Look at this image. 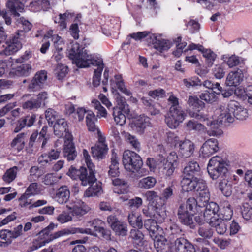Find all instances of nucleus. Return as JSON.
I'll return each instance as SVG.
<instances>
[{
    "label": "nucleus",
    "instance_id": "nucleus-5",
    "mask_svg": "<svg viewBox=\"0 0 252 252\" xmlns=\"http://www.w3.org/2000/svg\"><path fill=\"white\" fill-rule=\"evenodd\" d=\"M227 163L221 157H212L209 161L207 170L210 177L213 180L228 177L229 173Z\"/></svg>",
    "mask_w": 252,
    "mask_h": 252
},
{
    "label": "nucleus",
    "instance_id": "nucleus-4",
    "mask_svg": "<svg viewBox=\"0 0 252 252\" xmlns=\"http://www.w3.org/2000/svg\"><path fill=\"white\" fill-rule=\"evenodd\" d=\"M123 163L126 170L137 173L138 177H141L146 174V170L141 168L143 165L141 158L134 152L125 151L123 155Z\"/></svg>",
    "mask_w": 252,
    "mask_h": 252
},
{
    "label": "nucleus",
    "instance_id": "nucleus-32",
    "mask_svg": "<svg viewBox=\"0 0 252 252\" xmlns=\"http://www.w3.org/2000/svg\"><path fill=\"white\" fill-rule=\"evenodd\" d=\"M113 185L115 186L113 191L117 194H124L128 191V184L125 180L114 178L112 179Z\"/></svg>",
    "mask_w": 252,
    "mask_h": 252
},
{
    "label": "nucleus",
    "instance_id": "nucleus-52",
    "mask_svg": "<svg viewBox=\"0 0 252 252\" xmlns=\"http://www.w3.org/2000/svg\"><path fill=\"white\" fill-rule=\"evenodd\" d=\"M122 111L117 108H113V115L114 120L117 125L120 126L124 125L126 120V116Z\"/></svg>",
    "mask_w": 252,
    "mask_h": 252
},
{
    "label": "nucleus",
    "instance_id": "nucleus-49",
    "mask_svg": "<svg viewBox=\"0 0 252 252\" xmlns=\"http://www.w3.org/2000/svg\"><path fill=\"white\" fill-rule=\"evenodd\" d=\"M32 67L29 64H23L17 66L15 70V73L18 76H27L32 72Z\"/></svg>",
    "mask_w": 252,
    "mask_h": 252
},
{
    "label": "nucleus",
    "instance_id": "nucleus-38",
    "mask_svg": "<svg viewBox=\"0 0 252 252\" xmlns=\"http://www.w3.org/2000/svg\"><path fill=\"white\" fill-rule=\"evenodd\" d=\"M28 136V132H22L18 134L11 142V147L20 151L23 149L25 146V140Z\"/></svg>",
    "mask_w": 252,
    "mask_h": 252
},
{
    "label": "nucleus",
    "instance_id": "nucleus-6",
    "mask_svg": "<svg viewBox=\"0 0 252 252\" xmlns=\"http://www.w3.org/2000/svg\"><path fill=\"white\" fill-rule=\"evenodd\" d=\"M105 225L104 222L101 220L98 219H95L93 220L88 221L87 222V226L92 227L93 229L90 228H76V229H81L84 230H88L89 233L77 232V233L86 234L91 235H95V232H98L101 236L106 239L110 238V232L104 229V226ZM70 228H76V227H71Z\"/></svg>",
    "mask_w": 252,
    "mask_h": 252
},
{
    "label": "nucleus",
    "instance_id": "nucleus-28",
    "mask_svg": "<svg viewBox=\"0 0 252 252\" xmlns=\"http://www.w3.org/2000/svg\"><path fill=\"white\" fill-rule=\"evenodd\" d=\"M54 132L59 137L68 132V125L64 119H57L54 125Z\"/></svg>",
    "mask_w": 252,
    "mask_h": 252
},
{
    "label": "nucleus",
    "instance_id": "nucleus-55",
    "mask_svg": "<svg viewBox=\"0 0 252 252\" xmlns=\"http://www.w3.org/2000/svg\"><path fill=\"white\" fill-rule=\"evenodd\" d=\"M240 209L241 215L245 220H252V207L248 203H243Z\"/></svg>",
    "mask_w": 252,
    "mask_h": 252
},
{
    "label": "nucleus",
    "instance_id": "nucleus-19",
    "mask_svg": "<svg viewBox=\"0 0 252 252\" xmlns=\"http://www.w3.org/2000/svg\"><path fill=\"white\" fill-rule=\"evenodd\" d=\"M89 174L88 173L86 168L81 167L79 171H78L79 179L81 181V184L83 186H86L90 185L91 183L96 181V179L94 172V168L88 169Z\"/></svg>",
    "mask_w": 252,
    "mask_h": 252
},
{
    "label": "nucleus",
    "instance_id": "nucleus-29",
    "mask_svg": "<svg viewBox=\"0 0 252 252\" xmlns=\"http://www.w3.org/2000/svg\"><path fill=\"white\" fill-rule=\"evenodd\" d=\"M97 121V119L93 112L91 110L87 111L86 122L88 130L91 132L97 131L99 135H100V132L95 124Z\"/></svg>",
    "mask_w": 252,
    "mask_h": 252
},
{
    "label": "nucleus",
    "instance_id": "nucleus-20",
    "mask_svg": "<svg viewBox=\"0 0 252 252\" xmlns=\"http://www.w3.org/2000/svg\"><path fill=\"white\" fill-rule=\"evenodd\" d=\"M30 196L24 193L19 198V206L22 208H28L29 210H31L33 208L39 207L46 205L47 201L46 200H38L32 202V199H29L28 198Z\"/></svg>",
    "mask_w": 252,
    "mask_h": 252
},
{
    "label": "nucleus",
    "instance_id": "nucleus-40",
    "mask_svg": "<svg viewBox=\"0 0 252 252\" xmlns=\"http://www.w3.org/2000/svg\"><path fill=\"white\" fill-rule=\"evenodd\" d=\"M233 211L231 205L228 202L224 203L223 207L220 209L218 218L223 220L227 221L231 219Z\"/></svg>",
    "mask_w": 252,
    "mask_h": 252
},
{
    "label": "nucleus",
    "instance_id": "nucleus-37",
    "mask_svg": "<svg viewBox=\"0 0 252 252\" xmlns=\"http://www.w3.org/2000/svg\"><path fill=\"white\" fill-rule=\"evenodd\" d=\"M64 156L68 160H73L77 156L74 144L71 141H65L63 149Z\"/></svg>",
    "mask_w": 252,
    "mask_h": 252
},
{
    "label": "nucleus",
    "instance_id": "nucleus-56",
    "mask_svg": "<svg viewBox=\"0 0 252 252\" xmlns=\"http://www.w3.org/2000/svg\"><path fill=\"white\" fill-rule=\"evenodd\" d=\"M200 98L208 103H213L217 100V97L214 93L205 91L199 95Z\"/></svg>",
    "mask_w": 252,
    "mask_h": 252
},
{
    "label": "nucleus",
    "instance_id": "nucleus-41",
    "mask_svg": "<svg viewBox=\"0 0 252 252\" xmlns=\"http://www.w3.org/2000/svg\"><path fill=\"white\" fill-rule=\"evenodd\" d=\"M189 115L191 117L194 118L197 120L206 122V124L208 126H210L212 127L213 128H215L216 127L215 126V122L212 120H209L207 116L204 115L202 112L200 110H198L196 112L195 111H190L189 112Z\"/></svg>",
    "mask_w": 252,
    "mask_h": 252
},
{
    "label": "nucleus",
    "instance_id": "nucleus-62",
    "mask_svg": "<svg viewBox=\"0 0 252 252\" xmlns=\"http://www.w3.org/2000/svg\"><path fill=\"white\" fill-rule=\"evenodd\" d=\"M201 52L202 53L203 57L206 59L208 66H211L216 59V54L210 49L203 48Z\"/></svg>",
    "mask_w": 252,
    "mask_h": 252
},
{
    "label": "nucleus",
    "instance_id": "nucleus-36",
    "mask_svg": "<svg viewBox=\"0 0 252 252\" xmlns=\"http://www.w3.org/2000/svg\"><path fill=\"white\" fill-rule=\"evenodd\" d=\"M224 221L220 218H217L213 219L211 221L207 223L211 227H214L218 234L223 235L227 230V225Z\"/></svg>",
    "mask_w": 252,
    "mask_h": 252
},
{
    "label": "nucleus",
    "instance_id": "nucleus-17",
    "mask_svg": "<svg viewBox=\"0 0 252 252\" xmlns=\"http://www.w3.org/2000/svg\"><path fill=\"white\" fill-rule=\"evenodd\" d=\"M177 147L179 148V155L184 158L190 157L193 154L194 150L193 143L188 139L180 141Z\"/></svg>",
    "mask_w": 252,
    "mask_h": 252
},
{
    "label": "nucleus",
    "instance_id": "nucleus-14",
    "mask_svg": "<svg viewBox=\"0 0 252 252\" xmlns=\"http://www.w3.org/2000/svg\"><path fill=\"white\" fill-rule=\"evenodd\" d=\"M107 222L117 235L121 236L126 235L127 232L126 224L119 220L115 216L111 215L108 216Z\"/></svg>",
    "mask_w": 252,
    "mask_h": 252
},
{
    "label": "nucleus",
    "instance_id": "nucleus-48",
    "mask_svg": "<svg viewBox=\"0 0 252 252\" xmlns=\"http://www.w3.org/2000/svg\"><path fill=\"white\" fill-rule=\"evenodd\" d=\"M18 170L17 166H14L7 170L3 175V180L6 183H10L16 177Z\"/></svg>",
    "mask_w": 252,
    "mask_h": 252
},
{
    "label": "nucleus",
    "instance_id": "nucleus-35",
    "mask_svg": "<svg viewBox=\"0 0 252 252\" xmlns=\"http://www.w3.org/2000/svg\"><path fill=\"white\" fill-rule=\"evenodd\" d=\"M90 186L85 190L84 193V197H90L97 196L102 193V188L99 183L96 181L91 183Z\"/></svg>",
    "mask_w": 252,
    "mask_h": 252
},
{
    "label": "nucleus",
    "instance_id": "nucleus-25",
    "mask_svg": "<svg viewBox=\"0 0 252 252\" xmlns=\"http://www.w3.org/2000/svg\"><path fill=\"white\" fill-rule=\"evenodd\" d=\"M177 215L180 222L182 224L189 226L190 228L194 226L193 213L183 210L181 208L178 209Z\"/></svg>",
    "mask_w": 252,
    "mask_h": 252
},
{
    "label": "nucleus",
    "instance_id": "nucleus-47",
    "mask_svg": "<svg viewBox=\"0 0 252 252\" xmlns=\"http://www.w3.org/2000/svg\"><path fill=\"white\" fill-rule=\"evenodd\" d=\"M157 183L156 179L151 176H148L141 179L138 183V186L141 188L149 189L153 188Z\"/></svg>",
    "mask_w": 252,
    "mask_h": 252
},
{
    "label": "nucleus",
    "instance_id": "nucleus-18",
    "mask_svg": "<svg viewBox=\"0 0 252 252\" xmlns=\"http://www.w3.org/2000/svg\"><path fill=\"white\" fill-rule=\"evenodd\" d=\"M203 218L207 223L211 221L214 219L218 218L219 205L214 202H210L205 206Z\"/></svg>",
    "mask_w": 252,
    "mask_h": 252
},
{
    "label": "nucleus",
    "instance_id": "nucleus-10",
    "mask_svg": "<svg viewBox=\"0 0 252 252\" xmlns=\"http://www.w3.org/2000/svg\"><path fill=\"white\" fill-rule=\"evenodd\" d=\"M206 184L205 181L200 178L183 176L181 181V186L183 190L189 192H197L200 189H204Z\"/></svg>",
    "mask_w": 252,
    "mask_h": 252
},
{
    "label": "nucleus",
    "instance_id": "nucleus-3",
    "mask_svg": "<svg viewBox=\"0 0 252 252\" xmlns=\"http://www.w3.org/2000/svg\"><path fill=\"white\" fill-rule=\"evenodd\" d=\"M69 58L72 63L80 68L89 67L90 65L95 66L102 61L95 60L92 55L84 48H80L77 42L74 43L68 53Z\"/></svg>",
    "mask_w": 252,
    "mask_h": 252
},
{
    "label": "nucleus",
    "instance_id": "nucleus-23",
    "mask_svg": "<svg viewBox=\"0 0 252 252\" xmlns=\"http://www.w3.org/2000/svg\"><path fill=\"white\" fill-rule=\"evenodd\" d=\"M36 116L34 114L28 115L21 118L18 121L14 132L17 133L25 127H31L34 123Z\"/></svg>",
    "mask_w": 252,
    "mask_h": 252
},
{
    "label": "nucleus",
    "instance_id": "nucleus-15",
    "mask_svg": "<svg viewBox=\"0 0 252 252\" xmlns=\"http://www.w3.org/2000/svg\"><path fill=\"white\" fill-rule=\"evenodd\" d=\"M218 141L215 138H210L206 140L200 149L203 157H209L218 151Z\"/></svg>",
    "mask_w": 252,
    "mask_h": 252
},
{
    "label": "nucleus",
    "instance_id": "nucleus-13",
    "mask_svg": "<svg viewBox=\"0 0 252 252\" xmlns=\"http://www.w3.org/2000/svg\"><path fill=\"white\" fill-rule=\"evenodd\" d=\"M66 207L68 210H71V213L73 216L78 218L87 214L90 210V207L84 202L78 199L72 200L66 205Z\"/></svg>",
    "mask_w": 252,
    "mask_h": 252
},
{
    "label": "nucleus",
    "instance_id": "nucleus-24",
    "mask_svg": "<svg viewBox=\"0 0 252 252\" xmlns=\"http://www.w3.org/2000/svg\"><path fill=\"white\" fill-rule=\"evenodd\" d=\"M149 43L154 45V47L160 51L167 50L170 48V44L166 40L158 38L155 34H151L148 38Z\"/></svg>",
    "mask_w": 252,
    "mask_h": 252
},
{
    "label": "nucleus",
    "instance_id": "nucleus-21",
    "mask_svg": "<svg viewBox=\"0 0 252 252\" xmlns=\"http://www.w3.org/2000/svg\"><path fill=\"white\" fill-rule=\"evenodd\" d=\"M244 73L243 71L240 69H237L236 70L232 71L228 73L226 77L225 84L228 86L236 87L243 80Z\"/></svg>",
    "mask_w": 252,
    "mask_h": 252
},
{
    "label": "nucleus",
    "instance_id": "nucleus-60",
    "mask_svg": "<svg viewBox=\"0 0 252 252\" xmlns=\"http://www.w3.org/2000/svg\"><path fill=\"white\" fill-rule=\"evenodd\" d=\"M165 141L171 146H174L176 147L181 141L179 139V137L176 134L169 132L166 134Z\"/></svg>",
    "mask_w": 252,
    "mask_h": 252
},
{
    "label": "nucleus",
    "instance_id": "nucleus-63",
    "mask_svg": "<svg viewBox=\"0 0 252 252\" xmlns=\"http://www.w3.org/2000/svg\"><path fill=\"white\" fill-rule=\"evenodd\" d=\"M93 106L97 110V116L98 117H105L107 115V111L106 109L102 107L99 101L97 100H93L92 101Z\"/></svg>",
    "mask_w": 252,
    "mask_h": 252
},
{
    "label": "nucleus",
    "instance_id": "nucleus-16",
    "mask_svg": "<svg viewBox=\"0 0 252 252\" xmlns=\"http://www.w3.org/2000/svg\"><path fill=\"white\" fill-rule=\"evenodd\" d=\"M176 252H196L194 246L183 237L177 238L174 243Z\"/></svg>",
    "mask_w": 252,
    "mask_h": 252
},
{
    "label": "nucleus",
    "instance_id": "nucleus-11",
    "mask_svg": "<svg viewBox=\"0 0 252 252\" xmlns=\"http://www.w3.org/2000/svg\"><path fill=\"white\" fill-rule=\"evenodd\" d=\"M47 79V74L45 70H41L36 73L34 77L29 82L27 87L30 92H34L42 89Z\"/></svg>",
    "mask_w": 252,
    "mask_h": 252
},
{
    "label": "nucleus",
    "instance_id": "nucleus-39",
    "mask_svg": "<svg viewBox=\"0 0 252 252\" xmlns=\"http://www.w3.org/2000/svg\"><path fill=\"white\" fill-rule=\"evenodd\" d=\"M49 5L48 0H34L30 3L29 7L31 11L37 12L41 10H46L49 8Z\"/></svg>",
    "mask_w": 252,
    "mask_h": 252
},
{
    "label": "nucleus",
    "instance_id": "nucleus-31",
    "mask_svg": "<svg viewBox=\"0 0 252 252\" xmlns=\"http://www.w3.org/2000/svg\"><path fill=\"white\" fill-rule=\"evenodd\" d=\"M163 233H159L151 237L154 240V245L158 252H164V250L167 247V240Z\"/></svg>",
    "mask_w": 252,
    "mask_h": 252
},
{
    "label": "nucleus",
    "instance_id": "nucleus-30",
    "mask_svg": "<svg viewBox=\"0 0 252 252\" xmlns=\"http://www.w3.org/2000/svg\"><path fill=\"white\" fill-rule=\"evenodd\" d=\"M204 188L200 189L197 191V205L200 207H204L210 202L209 200L210 195L206 184L204 186Z\"/></svg>",
    "mask_w": 252,
    "mask_h": 252
},
{
    "label": "nucleus",
    "instance_id": "nucleus-45",
    "mask_svg": "<svg viewBox=\"0 0 252 252\" xmlns=\"http://www.w3.org/2000/svg\"><path fill=\"white\" fill-rule=\"evenodd\" d=\"M73 14L66 11L64 14H60L59 18H55L54 22L58 23L61 29H64L66 28V21L72 18Z\"/></svg>",
    "mask_w": 252,
    "mask_h": 252
},
{
    "label": "nucleus",
    "instance_id": "nucleus-2",
    "mask_svg": "<svg viewBox=\"0 0 252 252\" xmlns=\"http://www.w3.org/2000/svg\"><path fill=\"white\" fill-rule=\"evenodd\" d=\"M50 229V226H49L39 233L40 236L42 235H46L48 237V238L44 237V239H37L33 240L32 245L29 248L28 250V252H31L36 250L41 247L45 246L46 244L49 243L55 239L58 238L63 236L74 234L77 232L86 233H90L88 230L76 228H64L49 235Z\"/></svg>",
    "mask_w": 252,
    "mask_h": 252
},
{
    "label": "nucleus",
    "instance_id": "nucleus-42",
    "mask_svg": "<svg viewBox=\"0 0 252 252\" xmlns=\"http://www.w3.org/2000/svg\"><path fill=\"white\" fill-rule=\"evenodd\" d=\"M228 179L229 176L219 179V189L223 195L226 197L230 196L232 191V185L228 183Z\"/></svg>",
    "mask_w": 252,
    "mask_h": 252
},
{
    "label": "nucleus",
    "instance_id": "nucleus-7",
    "mask_svg": "<svg viewBox=\"0 0 252 252\" xmlns=\"http://www.w3.org/2000/svg\"><path fill=\"white\" fill-rule=\"evenodd\" d=\"M186 113L181 107H170L169 112L166 116L165 122L171 128H176L182 123L186 117Z\"/></svg>",
    "mask_w": 252,
    "mask_h": 252
},
{
    "label": "nucleus",
    "instance_id": "nucleus-43",
    "mask_svg": "<svg viewBox=\"0 0 252 252\" xmlns=\"http://www.w3.org/2000/svg\"><path fill=\"white\" fill-rule=\"evenodd\" d=\"M176 188L174 184L167 186L164 188L161 193V202L167 201V200L172 198L174 196Z\"/></svg>",
    "mask_w": 252,
    "mask_h": 252
},
{
    "label": "nucleus",
    "instance_id": "nucleus-51",
    "mask_svg": "<svg viewBox=\"0 0 252 252\" xmlns=\"http://www.w3.org/2000/svg\"><path fill=\"white\" fill-rule=\"evenodd\" d=\"M68 69L67 66L63 64H58L54 70V73L58 79L63 78L67 74Z\"/></svg>",
    "mask_w": 252,
    "mask_h": 252
},
{
    "label": "nucleus",
    "instance_id": "nucleus-61",
    "mask_svg": "<svg viewBox=\"0 0 252 252\" xmlns=\"http://www.w3.org/2000/svg\"><path fill=\"white\" fill-rule=\"evenodd\" d=\"M34 98L41 108L45 106L47 103L49 95L47 92L43 91L39 93Z\"/></svg>",
    "mask_w": 252,
    "mask_h": 252
},
{
    "label": "nucleus",
    "instance_id": "nucleus-8",
    "mask_svg": "<svg viewBox=\"0 0 252 252\" xmlns=\"http://www.w3.org/2000/svg\"><path fill=\"white\" fill-rule=\"evenodd\" d=\"M24 37V32L18 31L15 35H13L9 40L6 42V46L4 49L0 52V55H10L16 53L22 48L21 40Z\"/></svg>",
    "mask_w": 252,
    "mask_h": 252
},
{
    "label": "nucleus",
    "instance_id": "nucleus-50",
    "mask_svg": "<svg viewBox=\"0 0 252 252\" xmlns=\"http://www.w3.org/2000/svg\"><path fill=\"white\" fill-rule=\"evenodd\" d=\"M223 59L230 68L237 66L241 62H243V60L241 58L235 55H233L230 57L224 55L223 57Z\"/></svg>",
    "mask_w": 252,
    "mask_h": 252
},
{
    "label": "nucleus",
    "instance_id": "nucleus-9",
    "mask_svg": "<svg viewBox=\"0 0 252 252\" xmlns=\"http://www.w3.org/2000/svg\"><path fill=\"white\" fill-rule=\"evenodd\" d=\"M164 203L155 204L153 202L148 204L146 208L142 210L143 213L148 217L154 218L159 221L162 222L166 217L165 208L163 207Z\"/></svg>",
    "mask_w": 252,
    "mask_h": 252
},
{
    "label": "nucleus",
    "instance_id": "nucleus-34",
    "mask_svg": "<svg viewBox=\"0 0 252 252\" xmlns=\"http://www.w3.org/2000/svg\"><path fill=\"white\" fill-rule=\"evenodd\" d=\"M60 152L57 150L53 149L48 154H43L38 158L39 163L42 165L49 163L52 160H55L59 158Z\"/></svg>",
    "mask_w": 252,
    "mask_h": 252
},
{
    "label": "nucleus",
    "instance_id": "nucleus-22",
    "mask_svg": "<svg viewBox=\"0 0 252 252\" xmlns=\"http://www.w3.org/2000/svg\"><path fill=\"white\" fill-rule=\"evenodd\" d=\"M70 196V192L69 188L63 186L61 187L56 191L53 196L55 201L60 204L66 203Z\"/></svg>",
    "mask_w": 252,
    "mask_h": 252
},
{
    "label": "nucleus",
    "instance_id": "nucleus-27",
    "mask_svg": "<svg viewBox=\"0 0 252 252\" xmlns=\"http://www.w3.org/2000/svg\"><path fill=\"white\" fill-rule=\"evenodd\" d=\"M200 173V168L198 163L195 161H190L184 168L183 176L196 177V176L199 175Z\"/></svg>",
    "mask_w": 252,
    "mask_h": 252
},
{
    "label": "nucleus",
    "instance_id": "nucleus-33",
    "mask_svg": "<svg viewBox=\"0 0 252 252\" xmlns=\"http://www.w3.org/2000/svg\"><path fill=\"white\" fill-rule=\"evenodd\" d=\"M6 6L14 16H20L19 12L24 10V5L19 0H8Z\"/></svg>",
    "mask_w": 252,
    "mask_h": 252
},
{
    "label": "nucleus",
    "instance_id": "nucleus-26",
    "mask_svg": "<svg viewBox=\"0 0 252 252\" xmlns=\"http://www.w3.org/2000/svg\"><path fill=\"white\" fill-rule=\"evenodd\" d=\"M144 227L148 231L151 237L159 233H163L162 229L158 224L157 222L154 219H147L145 220Z\"/></svg>",
    "mask_w": 252,
    "mask_h": 252
},
{
    "label": "nucleus",
    "instance_id": "nucleus-54",
    "mask_svg": "<svg viewBox=\"0 0 252 252\" xmlns=\"http://www.w3.org/2000/svg\"><path fill=\"white\" fill-rule=\"evenodd\" d=\"M95 66H97V69H95L94 71L93 84L94 86L97 87L99 85L100 82V77L104 67V65L101 61L99 63V64H96Z\"/></svg>",
    "mask_w": 252,
    "mask_h": 252
},
{
    "label": "nucleus",
    "instance_id": "nucleus-64",
    "mask_svg": "<svg viewBox=\"0 0 252 252\" xmlns=\"http://www.w3.org/2000/svg\"><path fill=\"white\" fill-rule=\"evenodd\" d=\"M57 117V112L51 108H49L45 111L46 119L51 126L56 121Z\"/></svg>",
    "mask_w": 252,
    "mask_h": 252
},
{
    "label": "nucleus",
    "instance_id": "nucleus-1",
    "mask_svg": "<svg viewBox=\"0 0 252 252\" xmlns=\"http://www.w3.org/2000/svg\"><path fill=\"white\" fill-rule=\"evenodd\" d=\"M218 111L220 113L217 119V123L219 125L232 123L235 118L244 120L248 117L247 110L235 100H230L227 108L220 106Z\"/></svg>",
    "mask_w": 252,
    "mask_h": 252
},
{
    "label": "nucleus",
    "instance_id": "nucleus-12",
    "mask_svg": "<svg viewBox=\"0 0 252 252\" xmlns=\"http://www.w3.org/2000/svg\"><path fill=\"white\" fill-rule=\"evenodd\" d=\"M108 148L105 138L101 135H98V140L91 147V153L94 158L97 159H102L106 157Z\"/></svg>",
    "mask_w": 252,
    "mask_h": 252
},
{
    "label": "nucleus",
    "instance_id": "nucleus-57",
    "mask_svg": "<svg viewBox=\"0 0 252 252\" xmlns=\"http://www.w3.org/2000/svg\"><path fill=\"white\" fill-rule=\"evenodd\" d=\"M125 138L135 151L139 152L141 149V145L138 139L129 133L125 134Z\"/></svg>",
    "mask_w": 252,
    "mask_h": 252
},
{
    "label": "nucleus",
    "instance_id": "nucleus-44",
    "mask_svg": "<svg viewBox=\"0 0 252 252\" xmlns=\"http://www.w3.org/2000/svg\"><path fill=\"white\" fill-rule=\"evenodd\" d=\"M197 205L196 199L194 197H189L185 203L181 204L178 209L181 208L183 210L193 213Z\"/></svg>",
    "mask_w": 252,
    "mask_h": 252
},
{
    "label": "nucleus",
    "instance_id": "nucleus-53",
    "mask_svg": "<svg viewBox=\"0 0 252 252\" xmlns=\"http://www.w3.org/2000/svg\"><path fill=\"white\" fill-rule=\"evenodd\" d=\"M23 109L30 111H36L40 107L34 97H32L29 100L23 102L22 105Z\"/></svg>",
    "mask_w": 252,
    "mask_h": 252
},
{
    "label": "nucleus",
    "instance_id": "nucleus-58",
    "mask_svg": "<svg viewBox=\"0 0 252 252\" xmlns=\"http://www.w3.org/2000/svg\"><path fill=\"white\" fill-rule=\"evenodd\" d=\"M116 101L118 106L115 108L119 109L120 110L123 111L124 113L129 112L128 105L124 97L118 94L116 97Z\"/></svg>",
    "mask_w": 252,
    "mask_h": 252
},
{
    "label": "nucleus",
    "instance_id": "nucleus-46",
    "mask_svg": "<svg viewBox=\"0 0 252 252\" xmlns=\"http://www.w3.org/2000/svg\"><path fill=\"white\" fill-rule=\"evenodd\" d=\"M144 197L146 200L149 202L148 204L155 203V204H159V203H164L161 202V198L158 195L157 192L154 191H147L143 193Z\"/></svg>",
    "mask_w": 252,
    "mask_h": 252
},
{
    "label": "nucleus",
    "instance_id": "nucleus-59",
    "mask_svg": "<svg viewBox=\"0 0 252 252\" xmlns=\"http://www.w3.org/2000/svg\"><path fill=\"white\" fill-rule=\"evenodd\" d=\"M115 78L117 88L126 95L130 96L131 94V93L126 88L122 76L121 75H116Z\"/></svg>",
    "mask_w": 252,
    "mask_h": 252
}]
</instances>
